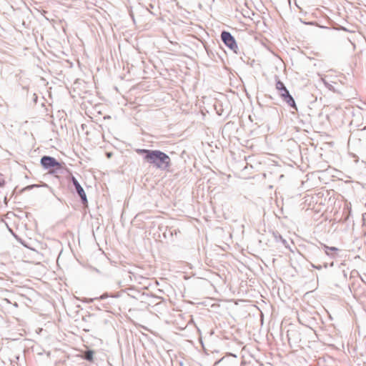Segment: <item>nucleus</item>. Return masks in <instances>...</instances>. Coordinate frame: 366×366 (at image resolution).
<instances>
[{
    "instance_id": "f257e3e1",
    "label": "nucleus",
    "mask_w": 366,
    "mask_h": 366,
    "mask_svg": "<svg viewBox=\"0 0 366 366\" xmlns=\"http://www.w3.org/2000/svg\"><path fill=\"white\" fill-rule=\"evenodd\" d=\"M139 154L144 155V160L156 169L160 170H169L171 166V159L164 152L160 150H150L146 149H138L136 150Z\"/></svg>"
},
{
    "instance_id": "f03ea898",
    "label": "nucleus",
    "mask_w": 366,
    "mask_h": 366,
    "mask_svg": "<svg viewBox=\"0 0 366 366\" xmlns=\"http://www.w3.org/2000/svg\"><path fill=\"white\" fill-rule=\"evenodd\" d=\"M276 89L280 92V95L283 99V100L288 104L289 106L297 109L295 99L290 95L284 83L280 80H277L276 82Z\"/></svg>"
},
{
    "instance_id": "7ed1b4c3",
    "label": "nucleus",
    "mask_w": 366,
    "mask_h": 366,
    "mask_svg": "<svg viewBox=\"0 0 366 366\" xmlns=\"http://www.w3.org/2000/svg\"><path fill=\"white\" fill-rule=\"evenodd\" d=\"M221 39L224 44L234 52L237 53L238 46L233 36L228 31H223L221 34Z\"/></svg>"
},
{
    "instance_id": "20e7f679",
    "label": "nucleus",
    "mask_w": 366,
    "mask_h": 366,
    "mask_svg": "<svg viewBox=\"0 0 366 366\" xmlns=\"http://www.w3.org/2000/svg\"><path fill=\"white\" fill-rule=\"evenodd\" d=\"M41 165L46 169L54 167H60L61 165L59 162L54 157L49 156H44L41 159Z\"/></svg>"
},
{
    "instance_id": "39448f33",
    "label": "nucleus",
    "mask_w": 366,
    "mask_h": 366,
    "mask_svg": "<svg viewBox=\"0 0 366 366\" xmlns=\"http://www.w3.org/2000/svg\"><path fill=\"white\" fill-rule=\"evenodd\" d=\"M72 182H73L74 186L75 187L77 194H79V196L81 198V202L84 204H87L88 201H87L86 193H85L84 189L81 187V186L79 183V182L77 181V179L74 177H72Z\"/></svg>"
},
{
    "instance_id": "423d86ee",
    "label": "nucleus",
    "mask_w": 366,
    "mask_h": 366,
    "mask_svg": "<svg viewBox=\"0 0 366 366\" xmlns=\"http://www.w3.org/2000/svg\"><path fill=\"white\" fill-rule=\"evenodd\" d=\"M324 249H325V253L327 254V255H330V253L329 252V251H332V252H336L338 250V249L337 247H328L327 245H324Z\"/></svg>"
},
{
    "instance_id": "0eeeda50",
    "label": "nucleus",
    "mask_w": 366,
    "mask_h": 366,
    "mask_svg": "<svg viewBox=\"0 0 366 366\" xmlns=\"http://www.w3.org/2000/svg\"><path fill=\"white\" fill-rule=\"evenodd\" d=\"M85 359L88 361H92V350H87V351L85 353Z\"/></svg>"
},
{
    "instance_id": "6e6552de",
    "label": "nucleus",
    "mask_w": 366,
    "mask_h": 366,
    "mask_svg": "<svg viewBox=\"0 0 366 366\" xmlns=\"http://www.w3.org/2000/svg\"><path fill=\"white\" fill-rule=\"evenodd\" d=\"M106 296L104 295L102 296H101L100 297H94L93 298V303L94 302L95 300H98L99 299H104Z\"/></svg>"
},
{
    "instance_id": "1a4fd4ad",
    "label": "nucleus",
    "mask_w": 366,
    "mask_h": 366,
    "mask_svg": "<svg viewBox=\"0 0 366 366\" xmlns=\"http://www.w3.org/2000/svg\"><path fill=\"white\" fill-rule=\"evenodd\" d=\"M312 267H315V268H316L317 269H322V266L321 265L315 266V264H312Z\"/></svg>"
},
{
    "instance_id": "9d476101",
    "label": "nucleus",
    "mask_w": 366,
    "mask_h": 366,
    "mask_svg": "<svg viewBox=\"0 0 366 366\" xmlns=\"http://www.w3.org/2000/svg\"><path fill=\"white\" fill-rule=\"evenodd\" d=\"M86 127H87V125H86L85 124H81V129H82V130H83V131H84V130L85 129V128H86Z\"/></svg>"
},
{
    "instance_id": "9b49d317",
    "label": "nucleus",
    "mask_w": 366,
    "mask_h": 366,
    "mask_svg": "<svg viewBox=\"0 0 366 366\" xmlns=\"http://www.w3.org/2000/svg\"><path fill=\"white\" fill-rule=\"evenodd\" d=\"M4 185V181H0V187H3Z\"/></svg>"
},
{
    "instance_id": "f8f14e48",
    "label": "nucleus",
    "mask_w": 366,
    "mask_h": 366,
    "mask_svg": "<svg viewBox=\"0 0 366 366\" xmlns=\"http://www.w3.org/2000/svg\"><path fill=\"white\" fill-rule=\"evenodd\" d=\"M107 155L108 157H110L112 154L111 153H107Z\"/></svg>"
},
{
    "instance_id": "ddd939ff",
    "label": "nucleus",
    "mask_w": 366,
    "mask_h": 366,
    "mask_svg": "<svg viewBox=\"0 0 366 366\" xmlns=\"http://www.w3.org/2000/svg\"><path fill=\"white\" fill-rule=\"evenodd\" d=\"M85 134H86V135H88V134H89V131H88V130H86Z\"/></svg>"
},
{
    "instance_id": "4468645a",
    "label": "nucleus",
    "mask_w": 366,
    "mask_h": 366,
    "mask_svg": "<svg viewBox=\"0 0 366 366\" xmlns=\"http://www.w3.org/2000/svg\"><path fill=\"white\" fill-rule=\"evenodd\" d=\"M92 354H93V360H94V352L93 351L92 352Z\"/></svg>"
},
{
    "instance_id": "2eb2a0df",
    "label": "nucleus",
    "mask_w": 366,
    "mask_h": 366,
    "mask_svg": "<svg viewBox=\"0 0 366 366\" xmlns=\"http://www.w3.org/2000/svg\"><path fill=\"white\" fill-rule=\"evenodd\" d=\"M93 109L96 110L97 109V106H95L94 107H93Z\"/></svg>"
},
{
    "instance_id": "dca6fc26",
    "label": "nucleus",
    "mask_w": 366,
    "mask_h": 366,
    "mask_svg": "<svg viewBox=\"0 0 366 366\" xmlns=\"http://www.w3.org/2000/svg\"><path fill=\"white\" fill-rule=\"evenodd\" d=\"M92 269H93V270H94V267H92ZM95 270L98 272V270H97V269H95Z\"/></svg>"
}]
</instances>
